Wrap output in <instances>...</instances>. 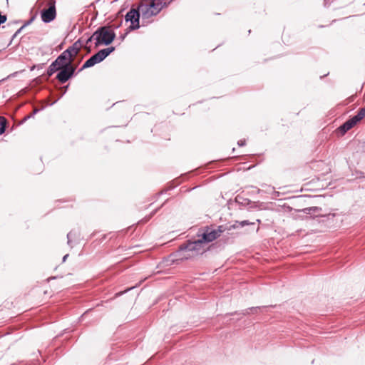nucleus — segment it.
I'll return each instance as SVG.
<instances>
[{"instance_id":"obj_1","label":"nucleus","mask_w":365,"mask_h":365,"mask_svg":"<svg viewBox=\"0 0 365 365\" xmlns=\"http://www.w3.org/2000/svg\"><path fill=\"white\" fill-rule=\"evenodd\" d=\"M167 6V0H142L138 6V10L143 19H149L156 16Z\"/></svg>"},{"instance_id":"obj_2","label":"nucleus","mask_w":365,"mask_h":365,"mask_svg":"<svg viewBox=\"0 0 365 365\" xmlns=\"http://www.w3.org/2000/svg\"><path fill=\"white\" fill-rule=\"evenodd\" d=\"M205 244L200 239L192 242H188L180 247V252H182L181 255L185 259L202 255L205 252Z\"/></svg>"},{"instance_id":"obj_3","label":"nucleus","mask_w":365,"mask_h":365,"mask_svg":"<svg viewBox=\"0 0 365 365\" xmlns=\"http://www.w3.org/2000/svg\"><path fill=\"white\" fill-rule=\"evenodd\" d=\"M115 36L114 31L110 27L103 26L98 29L94 32V37L96 41V47L101 44H110L114 40Z\"/></svg>"},{"instance_id":"obj_4","label":"nucleus","mask_w":365,"mask_h":365,"mask_svg":"<svg viewBox=\"0 0 365 365\" xmlns=\"http://www.w3.org/2000/svg\"><path fill=\"white\" fill-rule=\"evenodd\" d=\"M114 47H109L107 48L102 49L99 51L98 53L92 56L89 59H88L84 64L83 65L81 71L93 66L98 63L101 62L104 60L111 52L114 51Z\"/></svg>"},{"instance_id":"obj_5","label":"nucleus","mask_w":365,"mask_h":365,"mask_svg":"<svg viewBox=\"0 0 365 365\" xmlns=\"http://www.w3.org/2000/svg\"><path fill=\"white\" fill-rule=\"evenodd\" d=\"M365 117V108H361L357 115H354L347 121H346L342 125L339 127V130L343 133H346V131L351 129L354 127L358 123H359Z\"/></svg>"},{"instance_id":"obj_6","label":"nucleus","mask_w":365,"mask_h":365,"mask_svg":"<svg viewBox=\"0 0 365 365\" xmlns=\"http://www.w3.org/2000/svg\"><path fill=\"white\" fill-rule=\"evenodd\" d=\"M48 8L41 11V19L45 23H48L55 19L56 16V1L49 0L47 4Z\"/></svg>"},{"instance_id":"obj_7","label":"nucleus","mask_w":365,"mask_h":365,"mask_svg":"<svg viewBox=\"0 0 365 365\" xmlns=\"http://www.w3.org/2000/svg\"><path fill=\"white\" fill-rule=\"evenodd\" d=\"M223 230L222 227H218L217 229L206 227L202 234L201 240L204 244L212 242L217 237H219L222 233Z\"/></svg>"},{"instance_id":"obj_8","label":"nucleus","mask_w":365,"mask_h":365,"mask_svg":"<svg viewBox=\"0 0 365 365\" xmlns=\"http://www.w3.org/2000/svg\"><path fill=\"white\" fill-rule=\"evenodd\" d=\"M140 11L138 9H132L127 13L125 15V21H130V25L129 28L130 29H136L139 28V18H140Z\"/></svg>"},{"instance_id":"obj_9","label":"nucleus","mask_w":365,"mask_h":365,"mask_svg":"<svg viewBox=\"0 0 365 365\" xmlns=\"http://www.w3.org/2000/svg\"><path fill=\"white\" fill-rule=\"evenodd\" d=\"M76 66L63 67L60 68L59 73L57 74L56 78L61 83H66L73 74L76 68Z\"/></svg>"},{"instance_id":"obj_10","label":"nucleus","mask_w":365,"mask_h":365,"mask_svg":"<svg viewBox=\"0 0 365 365\" xmlns=\"http://www.w3.org/2000/svg\"><path fill=\"white\" fill-rule=\"evenodd\" d=\"M83 46V44L81 40L79 39L63 52L66 53L67 57L73 62L75 57L78 55Z\"/></svg>"},{"instance_id":"obj_11","label":"nucleus","mask_w":365,"mask_h":365,"mask_svg":"<svg viewBox=\"0 0 365 365\" xmlns=\"http://www.w3.org/2000/svg\"><path fill=\"white\" fill-rule=\"evenodd\" d=\"M61 68L74 66L73 61L63 52L54 61Z\"/></svg>"},{"instance_id":"obj_12","label":"nucleus","mask_w":365,"mask_h":365,"mask_svg":"<svg viewBox=\"0 0 365 365\" xmlns=\"http://www.w3.org/2000/svg\"><path fill=\"white\" fill-rule=\"evenodd\" d=\"M310 168L314 169L317 172L324 171L322 174L327 173L329 170V168L323 161L313 163Z\"/></svg>"},{"instance_id":"obj_13","label":"nucleus","mask_w":365,"mask_h":365,"mask_svg":"<svg viewBox=\"0 0 365 365\" xmlns=\"http://www.w3.org/2000/svg\"><path fill=\"white\" fill-rule=\"evenodd\" d=\"M58 70H60V68L57 64H56L55 62H53L48 69V75L51 76L53 73Z\"/></svg>"},{"instance_id":"obj_14","label":"nucleus","mask_w":365,"mask_h":365,"mask_svg":"<svg viewBox=\"0 0 365 365\" xmlns=\"http://www.w3.org/2000/svg\"><path fill=\"white\" fill-rule=\"evenodd\" d=\"M6 120L4 117H0V135L5 130Z\"/></svg>"},{"instance_id":"obj_15","label":"nucleus","mask_w":365,"mask_h":365,"mask_svg":"<svg viewBox=\"0 0 365 365\" xmlns=\"http://www.w3.org/2000/svg\"><path fill=\"white\" fill-rule=\"evenodd\" d=\"M93 39H94V40H95L94 34H93L91 37H89V38L87 39L86 43V46L87 44H88V43H89V42H91Z\"/></svg>"},{"instance_id":"obj_16","label":"nucleus","mask_w":365,"mask_h":365,"mask_svg":"<svg viewBox=\"0 0 365 365\" xmlns=\"http://www.w3.org/2000/svg\"><path fill=\"white\" fill-rule=\"evenodd\" d=\"M240 225L242 226H244V225H250V222L248 221H242L240 222Z\"/></svg>"},{"instance_id":"obj_17","label":"nucleus","mask_w":365,"mask_h":365,"mask_svg":"<svg viewBox=\"0 0 365 365\" xmlns=\"http://www.w3.org/2000/svg\"><path fill=\"white\" fill-rule=\"evenodd\" d=\"M68 257V255H66L63 258V261L65 262L66 259H67V257Z\"/></svg>"}]
</instances>
